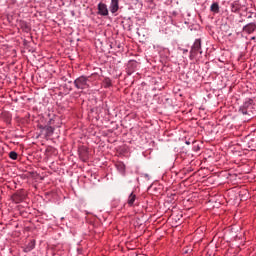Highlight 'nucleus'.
I'll list each match as a JSON object with an SVG mask.
<instances>
[{"label":"nucleus","mask_w":256,"mask_h":256,"mask_svg":"<svg viewBox=\"0 0 256 256\" xmlns=\"http://www.w3.org/2000/svg\"><path fill=\"white\" fill-rule=\"evenodd\" d=\"M203 55V48L201 47V39L198 38L194 41L193 45L190 49V55L189 59L190 61H193L194 59H197V55Z\"/></svg>","instance_id":"f257e3e1"},{"label":"nucleus","mask_w":256,"mask_h":256,"mask_svg":"<svg viewBox=\"0 0 256 256\" xmlns=\"http://www.w3.org/2000/svg\"><path fill=\"white\" fill-rule=\"evenodd\" d=\"M74 86L76 89H89V78L86 76H80L74 80Z\"/></svg>","instance_id":"f03ea898"},{"label":"nucleus","mask_w":256,"mask_h":256,"mask_svg":"<svg viewBox=\"0 0 256 256\" xmlns=\"http://www.w3.org/2000/svg\"><path fill=\"white\" fill-rule=\"evenodd\" d=\"M251 105H253V99H246L243 105L240 106L239 113H242V115H248V111L251 109Z\"/></svg>","instance_id":"7ed1b4c3"},{"label":"nucleus","mask_w":256,"mask_h":256,"mask_svg":"<svg viewBox=\"0 0 256 256\" xmlns=\"http://www.w3.org/2000/svg\"><path fill=\"white\" fill-rule=\"evenodd\" d=\"M78 153L79 158L81 159V161H83V163H87V161H89V149H87V147H80Z\"/></svg>","instance_id":"20e7f679"},{"label":"nucleus","mask_w":256,"mask_h":256,"mask_svg":"<svg viewBox=\"0 0 256 256\" xmlns=\"http://www.w3.org/2000/svg\"><path fill=\"white\" fill-rule=\"evenodd\" d=\"M39 129L44 133L45 137H53V133H55V126H43L40 125Z\"/></svg>","instance_id":"39448f33"},{"label":"nucleus","mask_w":256,"mask_h":256,"mask_svg":"<svg viewBox=\"0 0 256 256\" xmlns=\"http://www.w3.org/2000/svg\"><path fill=\"white\" fill-rule=\"evenodd\" d=\"M97 15H100L101 17H107V15H109V8L107 7V4L103 2L98 4Z\"/></svg>","instance_id":"423d86ee"},{"label":"nucleus","mask_w":256,"mask_h":256,"mask_svg":"<svg viewBox=\"0 0 256 256\" xmlns=\"http://www.w3.org/2000/svg\"><path fill=\"white\" fill-rule=\"evenodd\" d=\"M12 201H13V203H16V204L23 203V201H25L24 193L17 192L14 195H12Z\"/></svg>","instance_id":"0eeeda50"},{"label":"nucleus","mask_w":256,"mask_h":256,"mask_svg":"<svg viewBox=\"0 0 256 256\" xmlns=\"http://www.w3.org/2000/svg\"><path fill=\"white\" fill-rule=\"evenodd\" d=\"M128 207H135L137 205V195L135 192H131L127 198Z\"/></svg>","instance_id":"6e6552de"},{"label":"nucleus","mask_w":256,"mask_h":256,"mask_svg":"<svg viewBox=\"0 0 256 256\" xmlns=\"http://www.w3.org/2000/svg\"><path fill=\"white\" fill-rule=\"evenodd\" d=\"M256 23H249L243 27L244 33L251 35V33H255Z\"/></svg>","instance_id":"1a4fd4ad"},{"label":"nucleus","mask_w":256,"mask_h":256,"mask_svg":"<svg viewBox=\"0 0 256 256\" xmlns=\"http://www.w3.org/2000/svg\"><path fill=\"white\" fill-rule=\"evenodd\" d=\"M109 9L111 13H117V11H119V0H111Z\"/></svg>","instance_id":"9d476101"},{"label":"nucleus","mask_w":256,"mask_h":256,"mask_svg":"<svg viewBox=\"0 0 256 256\" xmlns=\"http://www.w3.org/2000/svg\"><path fill=\"white\" fill-rule=\"evenodd\" d=\"M115 167L117 169V171H119L120 174H122L123 176H125V173H126V166H125V163L123 162H117L115 164Z\"/></svg>","instance_id":"9b49d317"},{"label":"nucleus","mask_w":256,"mask_h":256,"mask_svg":"<svg viewBox=\"0 0 256 256\" xmlns=\"http://www.w3.org/2000/svg\"><path fill=\"white\" fill-rule=\"evenodd\" d=\"M135 69H137V62L135 61L129 62L128 69H127L128 75H133V73H135Z\"/></svg>","instance_id":"f8f14e48"},{"label":"nucleus","mask_w":256,"mask_h":256,"mask_svg":"<svg viewBox=\"0 0 256 256\" xmlns=\"http://www.w3.org/2000/svg\"><path fill=\"white\" fill-rule=\"evenodd\" d=\"M36 242L35 240H31L26 247L23 249L24 253H29L35 249Z\"/></svg>","instance_id":"ddd939ff"},{"label":"nucleus","mask_w":256,"mask_h":256,"mask_svg":"<svg viewBox=\"0 0 256 256\" xmlns=\"http://www.w3.org/2000/svg\"><path fill=\"white\" fill-rule=\"evenodd\" d=\"M231 11L232 13H239V11H241V4L239 3V1H234L231 4Z\"/></svg>","instance_id":"4468645a"},{"label":"nucleus","mask_w":256,"mask_h":256,"mask_svg":"<svg viewBox=\"0 0 256 256\" xmlns=\"http://www.w3.org/2000/svg\"><path fill=\"white\" fill-rule=\"evenodd\" d=\"M20 27H21L22 31H25V33H29V31H31V27L29 26V24L26 21H21Z\"/></svg>","instance_id":"2eb2a0df"},{"label":"nucleus","mask_w":256,"mask_h":256,"mask_svg":"<svg viewBox=\"0 0 256 256\" xmlns=\"http://www.w3.org/2000/svg\"><path fill=\"white\" fill-rule=\"evenodd\" d=\"M210 11L214 14L219 13V3L213 2L212 5L210 6Z\"/></svg>","instance_id":"dca6fc26"},{"label":"nucleus","mask_w":256,"mask_h":256,"mask_svg":"<svg viewBox=\"0 0 256 256\" xmlns=\"http://www.w3.org/2000/svg\"><path fill=\"white\" fill-rule=\"evenodd\" d=\"M9 157H10V159H12L13 161H17L18 154H17V152H15V151H11V152L9 153Z\"/></svg>","instance_id":"f3484780"},{"label":"nucleus","mask_w":256,"mask_h":256,"mask_svg":"<svg viewBox=\"0 0 256 256\" xmlns=\"http://www.w3.org/2000/svg\"><path fill=\"white\" fill-rule=\"evenodd\" d=\"M113 84L111 83V79L107 78L104 80V87L107 89L111 87Z\"/></svg>","instance_id":"a211bd4d"},{"label":"nucleus","mask_w":256,"mask_h":256,"mask_svg":"<svg viewBox=\"0 0 256 256\" xmlns=\"http://www.w3.org/2000/svg\"><path fill=\"white\" fill-rule=\"evenodd\" d=\"M46 126H48V127H55V119L51 118V119L48 121V123H47Z\"/></svg>","instance_id":"6ab92c4d"},{"label":"nucleus","mask_w":256,"mask_h":256,"mask_svg":"<svg viewBox=\"0 0 256 256\" xmlns=\"http://www.w3.org/2000/svg\"><path fill=\"white\" fill-rule=\"evenodd\" d=\"M192 252H193V249H192V248H184V249H183L184 255H188L189 253H192Z\"/></svg>","instance_id":"aec40b11"},{"label":"nucleus","mask_w":256,"mask_h":256,"mask_svg":"<svg viewBox=\"0 0 256 256\" xmlns=\"http://www.w3.org/2000/svg\"><path fill=\"white\" fill-rule=\"evenodd\" d=\"M182 53L185 55V53H189V50H187V49H182Z\"/></svg>","instance_id":"412c9836"},{"label":"nucleus","mask_w":256,"mask_h":256,"mask_svg":"<svg viewBox=\"0 0 256 256\" xmlns=\"http://www.w3.org/2000/svg\"><path fill=\"white\" fill-rule=\"evenodd\" d=\"M194 151H199V146H194Z\"/></svg>","instance_id":"4be33fe9"},{"label":"nucleus","mask_w":256,"mask_h":256,"mask_svg":"<svg viewBox=\"0 0 256 256\" xmlns=\"http://www.w3.org/2000/svg\"><path fill=\"white\" fill-rule=\"evenodd\" d=\"M186 145H191V142H189V141H186Z\"/></svg>","instance_id":"5701e85b"},{"label":"nucleus","mask_w":256,"mask_h":256,"mask_svg":"<svg viewBox=\"0 0 256 256\" xmlns=\"http://www.w3.org/2000/svg\"><path fill=\"white\" fill-rule=\"evenodd\" d=\"M251 39H252V41H254L255 37H252Z\"/></svg>","instance_id":"b1692460"}]
</instances>
